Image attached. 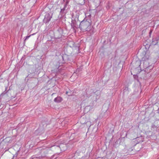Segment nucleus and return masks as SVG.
Instances as JSON below:
<instances>
[{
  "label": "nucleus",
  "mask_w": 159,
  "mask_h": 159,
  "mask_svg": "<svg viewBox=\"0 0 159 159\" xmlns=\"http://www.w3.org/2000/svg\"><path fill=\"white\" fill-rule=\"evenodd\" d=\"M91 21L90 19L86 20L85 19L80 23L79 27L81 30H88L90 28Z\"/></svg>",
  "instance_id": "obj_1"
},
{
  "label": "nucleus",
  "mask_w": 159,
  "mask_h": 159,
  "mask_svg": "<svg viewBox=\"0 0 159 159\" xmlns=\"http://www.w3.org/2000/svg\"><path fill=\"white\" fill-rule=\"evenodd\" d=\"M52 16V14L51 12H46L43 20V22L45 24L48 23L51 20Z\"/></svg>",
  "instance_id": "obj_2"
},
{
  "label": "nucleus",
  "mask_w": 159,
  "mask_h": 159,
  "mask_svg": "<svg viewBox=\"0 0 159 159\" xmlns=\"http://www.w3.org/2000/svg\"><path fill=\"white\" fill-rule=\"evenodd\" d=\"M143 56L142 58L143 61H146L149 59L150 54L148 52H145L144 51L143 52Z\"/></svg>",
  "instance_id": "obj_3"
},
{
  "label": "nucleus",
  "mask_w": 159,
  "mask_h": 159,
  "mask_svg": "<svg viewBox=\"0 0 159 159\" xmlns=\"http://www.w3.org/2000/svg\"><path fill=\"white\" fill-rule=\"evenodd\" d=\"M71 25L72 28L75 29V28H77L78 27V25L77 24L76 21L75 20H72Z\"/></svg>",
  "instance_id": "obj_4"
},
{
  "label": "nucleus",
  "mask_w": 159,
  "mask_h": 159,
  "mask_svg": "<svg viewBox=\"0 0 159 159\" xmlns=\"http://www.w3.org/2000/svg\"><path fill=\"white\" fill-rule=\"evenodd\" d=\"M159 39L158 37H156L153 38L152 39V42L151 44L153 45H156L158 42V41Z\"/></svg>",
  "instance_id": "obj_5"
},
{
  "label": "nucleus",
  "mask_w": 159,
  "mask_h": 159,
  "mask_svg": "<svg viewBox=\"0 0 159 159\" xmlns=\"http://www.w3.org/2000/svg\"><path fill=\"white\" fill-rule=\"evenodd\" d=\"M89 96H90L88 95L87 93H84L81 97V100L84 101L89 98Z\"/></svg>",
  "instance_id": "obj_6"
},
{
  "label": "nucleus",
  "mask_w": 159,
  "mask_h": 159,
  "mask_svg": "<svg viewBox=\"0 0 159 159\" xmlns=\"http://www.w3.org/2000/svg\"><path fill=\"white\" fill-rule=\"evenodd\" d=\"M62 100V98L60 96H58L54 99V101L56 102L59 103L61 102Z\"/></svg>",
  "instance_id": "obj_7"
},
{
  "label": "nucleus",
  "mask_w": 159,
  "mask_h": 159,
  "mask_svg": "<svg viewBox=\"0 0 159 159\" xmlns=\"http://www.w3.org/2000/svg\"><path fill=\"white\" fill-rule=\"evenodd\" d=\"M67 4L66 3L64 5V7L63 8L61 9L60 13L61 14L63 15H65L66 13V11L65 10L66 7L67 6Z\"/></svg>",
  "instance_id": "obj_8"
},
{
  "label": "nucleus",
  "mask_w": 159,
  "mask_h": 159,
  "mask_svg": "<svg viewBox=\"0 0 159 159\" xmlns=\"http://www.w3.org/2000/svg\"><path fill=\"white\" fill-rule=\"evenodd\" d=\"M64 146L65 147H66V145H63V144H60L59 146V148H61V151H64L65 150V149H61V147L62 146Z\"/></svg>",
  "instance_id": "obj_9"
},
{
  "label": "nucleus",
  "mask_w": 159,
  "mask_h": 159,
  "mask_svg": "<svg viewBox=\"0 0 159 159\" xmlns=\"http://www.w3.org/2000/svg\"><path fill=\"white\" fill-rule=\"evenodd\" d=\"M85 15L86 17H88L89 18V19H90L91 16V15L90 14L87 13L85 14Z\"/></svg>",
  "instance_id": "obj_10"
},
{
  "label": "nucleus",
  "mask_w": 159,
  "mask_h": 159,
  "mask_svg": "<svg viewBox=\"0 0 159 159\" xmlns=\"http://www.w3.org/2000/svg\"><path fill=\"white\" fill-rule=\"evenodd\" d=\"M35 34V33H34V34H32L31 35H29V36H26L25 40H26L28 39L30 37V36L31 35H34Z\"/></svg>",
  "instance_id": "obj_11"
},
{
  "label": "nucleus",
  "mask_w": 159,
  "mask_h": 159,
  "mask_svg": "<svg viewBox=\"0 0 159 159\" xmlns=\"http://www.w3.org/2000/svg\"><path fill=\"white\" fill-rule=\"evenodd\" d=\"M60 67V66H59V63H57V64L55 66V67L57 69H58Z\"/></svg>",
  "instance_id": "obj_12"
},
{
  "label": "nucleus",
  "mask_w": 159,
  "mask_h": 159,
  "mask_svg": "<svg viewBox=\"0 0 159 159\" xmlns=\"http://www.w3.org/2000/svg\"><path fill=\"white\" fill-rule=\"evenodd\" d=\"M66 94L68 95V96H71V94H69V92H67V91H66Z\"/></svg>",
  "instance_id": "obj_13"
},
{
  "label": "nucleus",
  "mask_w": 159,
  "mask_h": 159,
  "mask_svg": "<svg viewBox=\"0 0 159 159\" xmlns=\"http://www.w3.org/2000/svg\"><path fill=\"white\" fill-rule=\"evenodd\" d=\"M16 156L15 157V156H13V157L11 159H16Z\"/></svg>",
  "instance_id": "obj_14"
},
{
  "label": "nucleus",
  "mask_w": 159,
  "mask_h": 159,
  "mask_svg": "<svg viewBox=\"0 0 159 159\" xmlns=\"http://www.w3.org/2000/svg\"><path fill=\"white\" fill-rule=\"evenodd\" d=\"M138 138H137L135 139H134V141H135V140H136Z\"/></svg>",
  "instance_id": "obj_15"
},
{
  "label": "nucleus",
  "mask_w": 159,
  "mask_h": 159,
  "mask_svg": "<svg viewBox=\"0 0 159 159\" xmlns=\"http://www.w3.org/2000/svg\"><path fill=\"white\" fill-rule=\"evenodd\" d=\"M79 68L77 69L76 70V72L79 71Z\"/></svg>",
  "instance_id": "obj_16"
},
{
  "label": "nucleus",
  "mask_w": 159,
  "mask_h": 159,
  "mask_svg": "<svg viewBox=\"0 0 159 159\" xmlns=\"http://www.w3.org/2000/svg\"><path fill=\"white\" fill-rule=\"evenodd\" d=\"M92 107L91 106H88L87 107Z\"/></svg>",
  "instance_id": "obj_17"
},
{
  "label": "nucleus",
  "mask_w": 159,
  "mask_h": 159,
  "mask_svg": "<svg viewBox=\"0 0 159 159\" xmlns=\"http://www.w3.org/2000/svg\"><path fill=\"white\" fill-rule=\"evenodd\" d=\"M139 142H138L136 143V144H137V143H139Z\"/></svg>",
  "instance_id": "obj_18"
},
{
  "label": "nucleus",
  "mask_w": 159,
  "mask_h": 159,
  "mask_svg": "<svg viewBox=\"0 0 159 159\" xmlns=\"http://www.w3.org/2000/svg\"><path fill=\"white\" fill-rule=\"evenodd\" d=\"M61 69V68H59V70H60Z\"/></svg>",
  "instance_id": "obj_19"
},
{
  "label": "nucleus",
  "mask_w": 159,
  "mask_h": 159,
  "mask_svg": "<svg viewBox=\"0 0 159 159\" xmlns=\"http://www.w3.org/2000/svg\"><path fill=\"white\" fill-rule=\"evenodd\" d=\"M127 136V134H126V136Z\"/></svg>",
  "instance_id": "obj_20"
}]
</instances>
